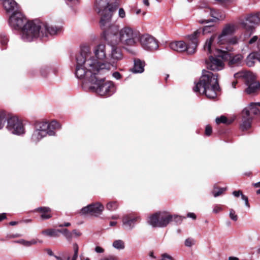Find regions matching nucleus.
<instances>
[{
	"mask_svg": "<svg viewBox=\"0 0 260 260\" xmlns=\"http://www.w3.org/2000/svg\"><path fill=\"white\" fill-rule=\"evenodd\" d=\"M75 75L77 78L89 83V90L101 96H109L115 91L114 84L98 75L105 71L110 70V63H103L93 59L89 54L87 48L82 50V53L76 56Z\"/></svg>",
	"mask_w": 260,
	"mask_h": 260,
	"instance_id": "obj_1",
	"label": "nucleus"
},
{
	"mask_svg": "<svg viewBox=\"0 0 260 260\" xmlns=\"http://www.w3.org/2000/svg\"><path fill=\"white\" fill-rule=\"evenodd\" d=\"M109 5V0L96 1L97 12L101 16V27L104 30L108 28L105 31V41L108 44L120 45L125 49L136 46L139 42L140 32L129 26H124L118 30L117 26L111 25L113 12L118 5L116 2L112 4V6Z\"/></svg>",
	"mask_w": 260,
	"mask_h": 260,
	"instance_id": "obj_2",
	"label": "nucleus"
},
{
	"mask_svg": "<svg viewBox=\"0 0 260 260\" xmlns=\"http://www.w3.org/2000/svg\"><path fill=\"white\" fill-rule=\"evenodd\" d=\"M193 91L201 94H205L209 99H214L217 96L219 85L217 74L204 70L198 82H195Z\"/></svg>",
	"mask_w": 260,
	"mask_h": 260,
	"instance_id": "obj_3",
	"label": "nucleus"
},
{
	"mask_svg": "<svg viewBox=\"0 0 260 260\" xmlns=\"http://www.w3.org/2000/svg\"><path fill=\"white\" fill-rule=\"evenodd\" d=\"M46 29L44 22L38 20L27 21L21 29V39L24 42H30L42 38V36L46 35L44 32Z\"/></svg>",
	"mask_w": 260,
	"mask_h": 260,
	"instance_id": "obj_4",
	"label": "nucleus"
},
{
	"mask_svg": "<svg viewBox=\"0 0 260 260\" xmlns=\"http://www.w3.org/2000/svg\"><path fill=\"white\" fill-rule=\"evenodd\" d=\"M60 128V124L55 120L50 122L46 121L37 122L36 124L35 129L31 136V140L35 143H38L47 135L54 136L55 135L54 130Z\"/></svg>",
	"mask_w": 260,
	"mask_h": 260,
	"instance_id": "obj_5",
	"label": "nucleus"
},
{
	"mask_svg": "<svg viewBox=\"0 0 260 260\" xmlns=\"http://www.w3.org/2000/svg\"><path fill=\"white\" fill-rule=\"evenodd\" d=\"M201 32L200 30H198L192 35L188 36V41L186 43L182 41H175L171 43L169 46L174 51L179 52L186 51L188 54H192L196 51L198 46L197 38Z\"/></svg>",
	"mask_w": 260,
	"mask_h": 260,
	"instance_id": "obj_6",
	"label": "nucleus"
},
{
	"mask_svg": "<svg viewBox=\"0 0 260 260\" xmlns=\"http://www.w3.org/2000/svg\"><path fill=\"white\" fill-rule=\"evenodd\" d=\"M177 217V215H172L169 212H158L150 215L147 222L153 228H165Z\"/></svg>",
	"mask_w": 260,
	"mask_h": 260,
	"instance_id": "obj_7",
	"label": "nucleus"
},
{
	"mask_svg": "<svg viewBox=\"0 0 260 260\" xmlns=\"http://www.w3.org/2000/svg\"><path fill=\"white\" fill-rule=\"evenodd\" d=\"M216 38V43L219 45H235L238 43L239 39L237 37H229L225 35L220 33L217 37L216 35H213L210 39L207 40L204 46L205 51L208 53H212L211 45L213 41Z\"/></svg>",
	"mask_w": 260,
	"mask_h": 260,
	"instance_id": "obj_8",
	"label": "nucleus"
},
{
	"mask_svg": "<svg viewBox=\"0 0 260 260\" xmlns=\"http://www.w3.org/2000/svg\"><path fill=\"white\" fill-rule=\"evenodd\" d=\"M216 52L217 54H214V56H210L209 59L206 61L207 68L212 71L222 70L223 68V61L228 60L229 57V53L226 51L217 49Z\"/></svg>",
	"mask_w": 260,
	"mask_h": 260,
	"instance_id": "obj_9",
	"label": "nucleus"
},
{
	"mask_svg": "<svg viewBox=\"0 0 260 260\" xmlns=\"http://www.w3.org/2000/svg\"><path fill=\"white\" fill-rule=\"evenodd\" d=\"M27 21L25 17L22 14L20 10L13 13L9 19L10 26L14 29H21L24 24Z\"/></svg>",
	"mask_w": 260,
	"mask_h": 260,
	"instance_id": "obj_10",
	"label": "nucleus"
},
{
	"mask_svg": "<svg viewBox=\"0 0 260 260\" xmlns=\"http://www.w3.org/2000/svg\"><path fill=\"white\" fill-rule=\"evenodd\" d=\"M139 42H140L142 47L145 50H155L158 48L157 41L149 34L141 35L140 34Z\"/></svg>",
	"mask_w": 260,
	"mask_h": 260,
	"instance_id": "obj_11",
	"label": "nucleus"
},
{
	"mask_svg": "<svg viewBox=\"0 0 260 260\" xmlns=\"http://www.w3.org/2000/svg\"><path fill=\"white\" fill-rule=\"evenodd\" d=\"M7 128L13 134L20 135L24 133L22 122L16 117H12L7 119Z\"/></svg>",
	"mask_w": 260,
	"mask_h": 260,
	"instance_id": "obj_12",
	"label": "nucleus"
},
{
	"mask_svg": "<svg viewBox=\"0 0 260 260\" xmlns=\"http://www.w3.org/2000/svg\"><path fill=\"white\" fill-rule=\"evenodd\" d=\"M259 24L257 14L247 15L240 21V24L250 35L254 29V25Z\"/></svg>",
	"mask_w": 260,
	"mask_h": 260,
	"instance_id": "obj_13",
	"label": "nucleus"
},
{
	"mask_svg": "<svg viewBox=\"0 0 260 260\" xmlns=\"http://www.w3.org/2000/svg\"><path fill=\"white\" fill-rule=\"evenodd\" d=\"M84 48H87L89 51V54L90 56L93 59L96 60V61L101 62V63H104L102 61L105 59L106 57V46L104 44H99L94 47L93 49V53L96 57V59H95L91 54V53L90 52L89 48L88 47L84 46L81 48V52L79 54L80 55L82 53V50ZM78 55H77L78 56Z\"/></svg>",
	"mask_w": 260,
	"mask_h": 260,
	"instance_id": "obj_14",
	"label": "nucleus"
},
{
	"mask_svg": "<svg viewBox=\"0 0 260 260\" xmlns=\"http://www.w3.org/2000/svg\"><path fill=\"white\" fill-rule=\"evenodd\" d=\"M104 209V206L100 203L97 202L83 208L81 213L83 214H89L94 216H98L102 214Z\"/></svg>",
	"mask_w": 260,
	"mask_h": 260,
	"instance_id": "obj_15",
	"label": "nucleus"
},
{
	"mask_svg": "<svg viewBox=\"0 0 260 260\" xmlns=\"http://www.w3.org/2000/svg\"><path fill=\"white\" fill-rule=\"evenodd\" d=\"M140 217L137 215H125L122 219V227L125 230L131 231L135 227L136 222L140 221Z\"/></svg>",
	"mask_w": 260,
	"mask_h": 260,
	"instance_id": "obj_16",
	"label": "nucleus"
},
{
	"mask_svg": "<svg viewBox=\"0 0 260 260\" xmlns=\"http://www.w3.org/2000/svg\"><path fill=\"white\" fill-rule=\"evenodd\" d=\"M245 84L247 86L245 91L248 94L256 93L260 89L259 83L256 80L255 76L253 74L247 79Z\"/></svg>",
	"mask_w": 260,
	"mask_h": 260,
	"instance_id": "obj_17",
	"label": "nucleus"
},
{
	"mask_svg": "<svg viewBox=\"0 0 260 260\" xmlns=\"http://www.w3.org/2000/svg\"><path fill=\"white\" fill-rule=\"evenodd\" d=\"M252 116H250L249 111L247 108H245L242 112V122L240 124V128L242 131L247 130L251 126Z\"/></svg>",
	"mask_w": 260,
	"mask_h": 260,
	"instance_id": "obj_18",
	"label": "nucleus"
},
{
	"mask_svg": "<svg viewBox=\"0 0 260 260\" xmlns=\"http://www.w3.org/2000/svg\"><path fill=\"white\" fill-rule=\"evenodd\" d=\"M111 47V51L110 54V60L114 63L121 60L123 58V55L120 47V45L108 44Z\"/></svg>",
	"mask_w": 260,
	"mask_h": 260,
	"instance_id": "obj_19",
	"label": "nucleus"
},
{
	"mask_svg": "<svg viewBox=\"0 0 260 260\" xmlns=\"http://www.w3.org/2000/svg\"><path fill=\"white\" fill-rule=\"evenodd\" d=\"M3 7L8 13L13 14L19 10V6L14 0H1Z\"/></svg>",
	"mask_w": 260,
	"mask_h": 260,
	"instance_id": "obj_20",
	"label": "nucleus"
},
{
	"mask_svg": "<svg viewBox=\"0 0 260 260\" xmlns=\"http://www.w3.org/2000/svg\"><path fill=\"white\" fill-rule=\"evenodd\" d=\"M256 61L260 62V50L251 53L246 58V64L249 67L254 66Z\"/></svg>",
	"mask_w": 260,
	"mask_h": 260,
	"instance_id": "obj_21",
	"label": "nucleus"
},
{
	"mask_svg": "<svg viewBox=\"0 0 260 260\" xmlns=\"http://www.w3.org/2000/svg\"><path fill=\"white\" fill-rule=\"evenodd\" d=\"M236 30V26L235 24L228 23L225 24L223 27L221 33L229 37H232V36L235 33Z\"/></svg>",
	"mask_w": 260,
	"mask_h": 260,
	"instance_id": "obj_22",
	"label": "nucleus"
},
{
	"mask_svg": "<svg viewBox=\"0 0 260 260\" xmlns=\"http://www.w3.org/2000/svg\"><path fill=\"white\" fill-rule=\"evenodd\" d=\"M206 11L209 13L210 16L216 20H222L225 17L224 14H221L219 12L216 11L209 7L206 8Z\"/></svg>",
	"mask_w": 260,
	"mask_h": 260,
	"instance_id": "obj_23",
	"label": "nucleus"
},
{
	"mask_svg": "<svg viewBox=\"0 0 260 260\" xmlns=\"http://www.w3.org/2000/svg\"><path fill=\"white\" fill-rule=\"evenodd\" d=\"M229 58L228 60H229V64L230 66H238L241 62L243 57L240 54H238L233 56H231L229 54Z\"/></svg>",
	"mask_w": 260,
	"mask_h": 260,
	"instance_id": "obj_24",
	"label": "nucleus"
},
{
	"mask_svg": "<svg viewBox=\"0 0 260 260\" xmlns=\"http://www.w3.org/2000/svg\"><path fill=\"white\" fill-rule=\"evenodd\" d=\"M61 232V230H55L54 229H48L42 231V235L49 237L57 238L59 236V233Z\"/></svg>",
	"mask_w": 260,
	"mask_h": 260,
	"instance_id": "obj_25",
	"label": "nucleus"
},
{
	"mask_svg": "<svg viewBox=\"0 0 260 260\" xmlns=\"http://www.w3.org/2000/svg\"><path fill=\"white\" fill-rule=\"evenodd\" d=\"M144 62L140 59H137L134 61V66L132 71L134 73H142L144 72Z\"/></svg>",
	"mask_w": 260,
	"mask_h": 260,
	"instance_id": "obj_26",
	"label": "nucleus"
},
{
	"mask_svg": "<svg viewBox=\"0 0 260 260\" xmlns=\"http://www.w3.org/2000/svg\"><path fill=\"white\" fill-rule=\"evenodd\" d=\"M37 211L41 213V217L42 219H47L52 217L51 210L48 207H40L37 209Z\"/></svg>",
	"mask_w": 260,
	"mask_h": 260,
	"instance_id": "obj_27",
	"label": "nucleus"
},
{
	"mask_svg": "<svg viewBox=\"0 0 260 260\" xmlns=\"http://www.w3.org/2000/svg\"><path fill=\"white\" fill-rule=\"evenodd\" d=\"M44 24L46 26V30H44V32H45L46 35L42 36V38L44 37H47L49 35L53 36L57 34L60 30V29L56 27V26H49L47 23H44Z\"/></svg>",
	"mask_w": 260,
	"mask_h": 260,
	"instance_id": "obj_28",
	"label": "nucleus"
},
{
	"mask_svg": "<svg viewBox=\"0 0 260 260\" xmlns=\"http://www.w3.org/2000/svg\"><path fill=\"white\" fill-rule=\"evenodd\" d=\"M257 106H260V103H251L248 107L245 108L249 110L250 116H251V114L257 115L259 114V110L257 108Z\"/></svg>",
	"mask_w": 260,
	"mask_h": 260,
	"instance_id": "obj_29",
	"label": "nucleus"
},
{
	"mask_svg": "<svg viewBox=\"0 0 260 260\" xmlns=\"http://www.w3.org/2000/svg\"><path fill=\"white\" fill-rule=\"evenodd\" d=\"M252 74L253 73L249 72L240 71L235 74L234 77L236 79L242 78L244 80V82H245Z\"/></svg>",
	"mask_w": 260,
	"mask_h": 260,
	"instance_id": "obj_30",
	"label": "nucleus"
},
{
	"mask_svg": "<svg viewBox=\"0 0 260 260\" xmlns=\"http://www.w3.org/2000/svg\"><path fill=\"white\" fill-rule=\"evenodd\" d=\"M113 246L117 249H123L124 248V243L121 240H116L114 241L112 244Z\"/></svg>",
	"mask_w": 260,
	"mask_h": 260,
	"instance_id": "obj_31",
	"label": "nucleus"
},
{
	"mask_svg": "<svg viewBox=\"0 0 260 260\" xmlns=\"http://www.w3.org/2000/svg\"><path fill=\"white\" fill-rule=\"evenodd\" d=\"M216 30V27L214 25L210 24L206 25L203 29V34H206L214 32Z\"/></svg>",
	"mask_w": 260,
	"mask_h": 260,
	"instance_id": "obj_32",
	"label": "nucleus"
},
{
	"mask_svg": "<svg viewBox=\"0 0 260 260\" xmlns=\"http://www.w3.org/2000/svg\"><path fill=\"white\" fill-rule=\"evenodd\" d=\"M118 204L116 201L110 202L106 205V209L109 211H114L117 209Z\"/></svg>",
	"mask_w": 260,
	"mask_h": 260,
	"instance_id": "obj_33",
	"label": "nucleus"
},
{
	"mask_svg": "<svg viewBox=\"0 0 260 260\" xmlns=\"http://www.w3.org/2000/svg\"><path fill=\"white\" fill-rule=\"evenodd\" d=\"M61 233L66 238L67 240L71 241L74 237L72 232H70L68 229H64L61 230Z\"/></svg>",
	"mask_w": 260,
	"mask_h": 260,
	"instance_id": "obj_34",
	"label": "nucleus"
},
{
	"mask_svg": "<svg viewBox=\"0 0 260 260\" xmlns=\"http://www.w3.org/2000/svg\"><path fill=\"white\" fill-rule=\"evenodd\" d=\"M73 248L74 250V255L72 256L71 260H77L78 256L79 247L76 243L73 244Z\"/></svg>",
	"mask_w": 260,
	"mask_h": 260,
	"instance_id": "obj_35",
	"label": "nucleus"
},
{
	"mask_svg": "<svg viewBox=\"0 0 260 260\" xmlns=\"http://www.w3.org/2000/svg\"><path fill=\"white\" fill-rule=\"evenodd\" d=\"M57 260H70V256L68 252L63 253L61 256H55Z\"/></svg>",
	"mask_w": 260,
	"mask_h": 260,
	"instance_id": "obj_36",
	"label": "nucleus"
},
{
	"mask_svg": "<svg viewBox=\"0 0 260 260\" xmlns=\"http://www.w3.org/2000/svg\"><path fill=\"white\" fill-rule=\"evenodd\" d=\"M225 190L226 188H218V190L216 191L215 188H214L212 191V194L213 196L216 198L221 195Z\"/></svg>",
	"mask_w": 260,
	"mask_h": 260,
	"instance_id": "obj_37",
	"label": "nucleus"
},
{
	"mask_svg": "<svg viewBox=\"0 0 260 260\" xmlns=\"http://www.w3.org/2000/svg\"><path fill=\"white\" fill-rule=\"evenodd\" d=\"M230 218L233 221H236L238 220V216L236 214L235 210L233 209L230 210Z\"/></svg>",
	"mask_w": 260,
	"mask_h": 260,
	"instance_id": "obj_38",
	"label": "nucleus"
},
{
	"mask_svg": "<svg viewBox=\"0 0 260 260\" xmlns=\"http://www.w3.org/2000/svg\"><path fill=\"white\" fill-rule=\"evenodd\" d=\"M215 122L218 124L221 123H228V119L224 116H221L219 117H217L215 119Z\"/></svg>",
	"mask_w": 260,
	"mask_h": 260,
	"instance_id": "obj_39",
	"label": "nucleus"
},
{
	"mask_svg": "<svg viewBox=\"0 0 260 260\" xmlns=\"http://www.w3.org/2000/svg\"><path fill=\"white\" fill-rule=\"evenodd\" d=\"M194 239L190 238L186 239L185 241V245L186 247H191L195 244Z\"/></svg>",
	"mask_w": 260,
	"mask_h": 260,
	"instance_id": "obj_40",
	"label": "nucleus"
},
{
	"mask_svg": "<svg viewBox=\"0 0 260 260\" xmlns=\"http://www.w3.org/2000/svg\"><path fill=\"white\" fill-rule=\"evenodd\" d=\"M6 120L5 115L4 113H0V129L4 127Z\"/></svg>",
	"mask_w": 260,
	"mask_h": 260,
	"instance_id": "obj_41",
	"label": "nucleus"
},
{
	"mask_svg": "<svg viewBox=\"0 0 260 260\" xmlns=\"http://www.w3.org/2000/svg\"><path fill=\"white\" fill-rule=\"evenodd\" d=\"M16 243L20 244L26 247H29V241L25 240L24 239H20L15 241Z\"/></svg>",
	"mask_w": 260,
	"mask_h": 260,
	"instance_id": "obj_42",
	"label": "nucleus"
},
{
	"mask_svg": "<svg viewBox=\"0 0 260 260\" xmlns=\"http://www.w3.org/2000/svg\"><path fill=\"white\" fill-rule=\"evenodd\" d=\"M66 4L70 6V7L73 6V5H76L78 4V0H64Z\"/></svg>",
	"mask_w": 260,
	"mask_h": 260,
	"instance_id": "obj_43",
	"label": "nucleus"
},
{
	"mask_svg": "<svg viewBox=\"0 0 260 260\" xmlns=\"http://www.w3.org/2000/svg\"><path fill=\"white\" fill-rule=\"evenodd\" d=\"M126 14L125 11L123 8H120L118 11V16L121 18H124Z\"/></svg>",
	"mask_w": 260,
	"mask_h": 260,
	"instance_id": "obj_44",
	"label": "nucleus"
},
{
	"mask_svg": "<svg viewBox=\"0 0 260 260\" xmlns=\"http://www.w3.org/2000/svg\"><path fill=\"white\" fill-rule=\"evenodd\" d=\"M222 210L221 207L220 205H216L214 206L213 209V212L214 213H217Z\"/></svg>",
	"mask_w": 260,
	"mask_h": 260,
	"instance_id": "obj_45",
	"label": "nucleus"
},
{
	"mask_svg": "<svg viewBox=\"0 0 260 260\" xmlns=\"http://www.w3.org/2000/svg\"><path fill=\"white\" fill-rule=\"evenodd\" d=\"M212 127L211 126H210L209 125H208L206 126V128H205V134L207 135V136H210L211 135V133H212Z\"/></svg>",
	"mask_w": 260,
	"mask_h": 260,
	"instance_id": "obj_46",
	"label": "nucleus"
},
{
	"mask_svg": "<svg viewBox=\"0 0 260 260\" xmlns=\"http://www.w3.org/2000/svg\"><path fill=\"white\" fill-rule=\"evenodd\" d=\"M241 198L243 200H244L245 201V205L249 208L250 207V205H249V204L248 203V198L245 196V195H244L243 194H241Z\"/></svg>",
	"mask_w": 260,
	"mask_h": 260,
	"instance_id": "obj_47",
	"label": "nucleus"
},
{
	"mask_svg": "<svg viewBox=\"0 0 260 260\" xmlns=\"http://www.w3.org/2000/svg\"><path fill=\"white\" fill-rule=\"evenodd\" d=\"M100 260H117V258L114 255H109L102 258Z\"/></svg>",
	"mask_w": 260,
	"mask_h": 260,
	"instance_id": "obj_48",
	"label": "nucleus"
},
{
	"mask_svg": "<svg viewBox=\"0 0 260 260\" xmlns=\"http://www.w3.org/2000/svg\"><path fill=\"white\" fill-rule=\"evenodd\" d=\"M258 37L256 36H253L248 42L249 44H253L257 42Z\"/></svg>",
	"mask_w": 260,
	"mask_h": 260,
	"instance_id": "obj_49",
	"label": "nucleus"
},
{
	"mask_svg": "<svg viewBox=\"0 0 260 260\" xmlns=\"http://www.w3.org/2000/svg\"><path fill=\"white\" fill-rule=\"evenodd\" d=\"M73 237H78L81 235V233L76 230H74L72 231Z\"/></svg>",
	"mask_w": 260,
	"mask_h": 260,
	"instance_id": "obj_50",
	"label": "nucleus"
},
{
	"mask_svg": "<svg viewBox=\"0 0 260 260\" xmlns=\"http://www.w3.org/2000/svg\"><path fill=\"white\" fill-rule=\"evenodd\" d=\"M8 42V39L6 37H2L1 40V43L2 45H5Z\"/></svg>",
	"mask_w": 260,
	"mask_h": 260,
	"instance_id": "obj_51",
	"label": "nucleus"
},
{
	"mask_svg": "<svg viewBox=\"0 0 260 260\" xmlns=\"http://www.w3.org/2000/svg\"><path fill=\"white\" fill-rule=\"evenodd\" d=\"M95 251L97 252V253H103L104 252V249L102 248L101 247H100V246H96L95 248Z\"/></svg>",
	"mask_w": 260,
	"mask_h": 260,
	"instance_id": "obj_52",
	"label": "nucleus"
},
{
	"mask_svg": "<svg viewBox=\"0 0 260 260\" xmlns=\"http://www.w3.org/2000/svg\"><path fill=\"white\" fill-rule=\"evenodd\" d=\"M113 76L116 79H119L121 78V75L119 72H115L113 73Z\"/></svg>",
	"mask_w": 260,
	"mask_h": 260,
	"instance_id": "obj_53",
	"label": "nucleus"
},
{
	"mask_svg": "<svg viewBox=\"0 0 260 260\" xmlns=\"http://www.w3.org/2000/svg\"><path fill=\"white\" fill-rule=\"evenodd\" d=\"M96 1H95V9H96V11H97V9H96ZM118 0H109V5H111V6L113 5H112V4H114V2H116L118 5H119V4L117 2Z\"/></svg>",
	"mask_w": 260,
	"mask_h": 260,
	"instance_id": "obj_54",
	"label": "nucleus"
},
{
	"mask_svg": "<svg viewBox=\"0 0 260 260\" xmlns=\"http://www.w3.org/2000/svg\"><path fill=\"white\" fill-rule=\"evenodd\" d=\"M241 194H242V193L240 190L234 191L233 192V194L236 197H238L240 195L241 196Z\"/></svg>",
	"mask_w": 260,
	"mask_h": 260,
	"instance_id": "obj_55",
	"label": "nucleus"
},
{
	"mask_svg": "<svg viewBox=\"0 0 260 260\" xmlns=\"http://www.w3.org/2000/svg\"><path fill=\"white\" fill-rule=\"evenodd\" d=\"M214 21V20H200L199 21V22L200 24H204V23L207 24V23H209L210 22H213Z\"/></svg>",
	"mask_w": 260,
	"mask_h": 260,
	"instance_id": "obj_56",
	"label": "nucleus"
},
{
	"mask_svg": "<svg viewBox=\"0 0 260 260\" xmlns=\"http://www.w3.org/2000/svg\"><path fill=\"white\" fill-rule=\"evenodd\" d=\"M187 217L191 218L193 219H196V215L193 213H188L187 215Z\"/></svg>",
	"mask_w": 260,
	"mask_h": 260,
	"instance_id": "obj_57",
	"label": "nucleus"
},
{
	"mask_svg": "<svg viewBox=\"0 0 260 260\" xmlns=\"http://www.w3.org/2000/svg\"><path fill=\"white\" fill-rule=\"evenodd\" d=\"M37 242H38V241L35 239H33L31 240L30 241H29V247L32 245L36 244L37 243Z\"/></svg>",
	"mask_w": 260,
	"mask_h": 260,
	"instance_id": "obj_58",
	"label": "nucleus"
},
{
	"mask_svg": "<svg viewBox=\"0 0 260 260\" xmlns=\"http://www.w3.org/2000/svg\"><path fill=\"white\" fill-rule=\"evenodd\" d=\"M46 71H47L46 69H42L41 70L40 72L43 76L45 77L46 76V75H47Z\"/></svg>",
	"mask_w": 260,
	"mask_h": 260,
	"instance_id": "obj_59",
	"label": "nucleus"
},
{
	"mask_svg": "<svg viewBox=\"0 0 260 260\" xmlns=\"http://www.w3.org/2000/svg\"><path fill=\"white\" fill-rule=\"evenodd\" d=\"M71 225V223L70 222H65L64 224H59L58 225V227H63V226H69Z\"/></svg>",
	"mask_w": 260,
	"mask_h": 260,
	"instance_id": "obj_60",
	"label": "nucleus"
},
{
	"mask_svg": "<svg viewBox=\"0 0 260 260\" xmlns=\"http://www.w3.org/2000/svg\"><path fill=\"white\" fill-rule=\"evenodd\" d=\"M6 218V215L5 213L0 214V221L5 219Z\"/></svg>",
	"mask_w": 260,
	"mask_h": 260,
	"instance_id": "obj_61",
	"label": "nucleus"
},
{
	"mask_svg": "<svg viewBox=\"0 0 260 260\" xmlns=\"http://www.w3.org/2000/svg\"><path fill=\"white\" fill-rule=\"evenodd\" d=\"M143 3L147 7H149V5H150V4H149V2L148 0H143Z\"/></svg>",
	"mask_w": 260,
	"mask_h": 260,
	"instance_id": "obj_62",
	"label": "nucleus"
},
{
	"mask_svg": "<svg viewBox=\"0 0 260 260\" xmlns=\"http://www.w3.org/2000/svg\"><path fill=\"white\" fill-rule=\"evenodd\" d=\"M46 251H47V253H48L49 255L52 256V255H53V251H52L51 249H47Z\"/></svg>",
	"mask_w": 260,
	"mask_h": 260,
	"instance_id": "obj_63",
	"label": "nucleus"
},
{
	"mask_svg": "<svg viewBox=\"0 0 260 260\" xmlns=\"http://www.w3.org/2000/svg\"><path fill=\"white\" fill-rule=\"evenodd\" d=\"M229 260H239V258L236 257L231 256L229 257Z\"/></svg>",
	"mask_w": 260,
	"mask_h": 260,
	"instance_id": "obj_64",
	"label": "nucleus"
}]
</instances>
